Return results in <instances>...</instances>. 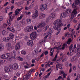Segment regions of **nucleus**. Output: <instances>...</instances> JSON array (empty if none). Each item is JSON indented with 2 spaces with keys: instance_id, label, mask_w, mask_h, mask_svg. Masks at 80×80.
<instances>
[{
  "instance_id": "37998d69",
  "label": "nucleus",
  "mask_w": 80,
  "mask_h": 80,
  "mask_svg": "<svg viewBox=\"0 0 80 80\" xmlns=\"http://www.w3.org/2000/svg\"><path fill=\"white\" fill-rule=\"evenodd\" d=\"M67 75V74H65V73L63 74V78H65V77Z\"/></svg>"
},
{
  "instance_id": "e433bc0d",
  "label": "nucleus",
  "mask_w": 80,
  "mask_h": 80,
  "mask_svg": "<svg viewBox=\"0 0 80 80\" xmlns=\"http://www.w3.org/2000/svg\"><path fill=\"white\" fill-rule=\"evenodd\" d=\"M21 53L22 54H23V55H25V54H26V52L25 51H22Z\"/></svg>"
},
{
  "instance_id": "2f4dec72",
  "label": "nucleus",
  "mask_w": 80,
  "mask_h": 80,
  "mask_svg": "<svg viewBox=\"0 0 80 80\" xmlns=\"http://www.w3.org/2000/svg\"><path fill=\"white\" fill-rule=\"evenodd\" d=\"M19 14V12L18 11H15V14H14L16 16L18 15Z\"/></svg>"
},
{
  "instance_id": "bf43d9fd",
  "label": "nucleus",
  "mask_w": 80,
  "mask_h": 80,
  "mask_svg": "<svg viewBox=\"0 0 80 80\" xmlns=\"http://www.w3.org/2000/svg\"><path fill=\"white\" fill-rule=\"evenodd\" d=\"M3 20V18H2V17L1 16L0 17V21H2Z\"/></svg>"
},
{
  "instance_id": "bb28decb",
  "label": "nucleus",
  "mask_w": 80,
  "mask_h": 80,
  "mask_svg": "<svg viewBox=\"0 0 80 80\" xmlns=\"http://www.w3.org/2000/svg\"><path fill=\"white\" fill-rule=\"evenodd\" d=\"M77 59V57H73L71 60L72 62H74V61H75Z\"/></svg>"
},
{
  "instance_id": "dca6fc26",
  "label": "nucleus",
  "mask_w": 80,
  "mask_h": 80,
  "mask_svg": "<svg viewBox=\"0 0 80 80\" xmlns=\"http://www.w3.org/2000/svg\"><path fill=\"white\" fill-rule=\"evenodd\" d=\"M67 13L66 12V11L64 12L63 13H62L60 17V18L62 19L63 18H65V17L67 16Z\"/></svg>"
},
{
  "instance_id": "ea45409f",
  "label": "nucleus",
  "mask_w": 80,
  "mask_h": 80,
  "mask_svg": "<svg viewBox=\"0 0 80 80\" xmlns=\"http://www.w3.org/2000/svg\"><path fill=\"white\" fill-rule=\"evenodd\" d=\"M14 6H11V10H12V11H13V8H14Z\"/></svg>"
},
{
  "instance_id": "9d476101",
  "label": "nucleus",
  "mask_w": 80,
  "mask_h": 80,
  "mask_svg": "<svg viewBox=\"0 0 80 80\" xmlns=\"http://www.w3.org/2000/svg\"><path fill=\"white\" fill-rule=\"evenodd\" d=\"M57 15L55 13L53 12L51 13L49 15V17L51 20H53V18H55Z\"/></svg>"
},
{
  "instance_id": "603ef678",
  "label": "nucleus",
  "mask_w": 80,
  "mask_h": 80,
  "mask_svg": "<svg viewBox=\"0 0 80 80\" xmlns=\"http://www.w3.org/2000/svg\"><path fill=\"white\" fill-rule=\"evenodd\" d=\"M28 8H28V7L26 6L25 7V10H28Z\"/></svg>"
},
{
  "instance_id": "423d86ee",
  "label": "nucleus",
  "mask_w": 80,
  "mask_h": 80,
  "mask_svg": "<svg viewBox=\"0 0 80 80\" xmlns=\"http://www.w3.org/2000/svg\"><path fill=\"white\" fill-rule=\"evenodd\" d=\"M37 33L35 32H33L30 35L31 39L32 40H35L36 38H37Z\"/></svg>"
},
{
  "instance_id": "5fc2aeb1",
  "label": "nucleus",
  "mask_w": 80,
  "mask_h": 80,
  "mask_svg": "<svg viewBox=\"0 0 80 80\" xmlns=\"http://www.w3.org/2000/svg\"><path fill=\"white\" fill-rule=\"evenodd\" d=\"M11 43L10 42H9L8 43V47H10L11 46Z\"/></svg>"
},
{
  "instance_id": "a18cd8bd",
  "label": "nucleus",
  "mask_w": 80,
  "mask_h": 80,
  "mask_svg": "<svg viewBox=\"0 0 80 80\" xmlns=\"http://www.w3.org/2000/svg\"><path fill=\"white\" fill-rule=\"evenodd\" d=\"M15 38H16V39H15V41H16L17 40H18L19 39V38H18V37H16Z\"/></svg>"
},
{
  "instance_id": "4be33fe9",
  "label": "nucleus",
  "mask_w": 80,
  "mask_h": 80,
  "mask_svg": "<svg viewBox=\"0 0 80 80\" xmlns=\"http://www.w3.org/2000/svg\"><path fill=\"white\" fill-rule=\"evenodd\" d=\"M5 72H10V68H8L7 67H6L5 68Z\"/></svg>"
},
{
  "instance_id": "6ab92c4d",
  "label": "nucleus",
  "mask_w": 80,
  "mask_h": 80,
  "mask_svg": "<svg viewBox=\"0 0 80 80\" xmlns=\"http://www.w3.org/2000/svg\"><path fill=\"white\" fill-rule=\"evenodd\" d=\"M3 41L5 42H7L8 41L10 40V38L8 37H5L3 39Z\"/></svg>"
},
{
  "instance_id": "c03bdc74",
  "label": "nucleus",
  "mask_w": 80,
  "mask_h": 80,
  "mask_svg": "<svg viewBox=\"0 0 80 80\" xmlns=\"http://www.w3.org/2000/svg\"><path fill=\"white\" fill-rule=\"evenodd\" d=\"M67 45L65 43H64L62 45V47H67Z\"/></svg>"
},
{
  "instance_id": "f8f14e48",
  "label": "nucleus",
  "mask_w": 80,
  "mask_h": 80,
  "mask_svg": "<svg viewBox=\"0 0 80 80\" xmlns=\"http://www.w3.org/2000/svg\"><path fill=\"white\" fill-rule=\"evenodd\" d=\"M46 15L43 13H40L38 16V18L39 19H42L44 18L45 17Z\"/></svg>"
},
{
  "instance_id": "49530a36",
  "label": "nucleus",
  "mask_w": 80,
  "mask_h": 80,
  "mask_svg": "<svg viewBox=\"0 0 80 80\" xmlns=\"http://www.w3.org/2000/svg\"><path fill=\"white\" fill-rule=\"evenodd\" d=\"M32 5H31L28 7V8H29V9H31V8H32Z\"/></svg>"
},
{
  "instance_id": "4c0bfd02",
  "label": "nucleus",
  "mask_w": 80,
  "mask_h": 80,
  "mask_svg": "<svg viewBox=\"0 0 80 80\" xmlns=\"http://www.w3.org/2000/svg\"><path fill=\"white\" fill-rule=\"evenodd\" d=\"M24 40L26 41H27V40H28V37L27 36H25L24 38Z\"/></svg>"
},
{
  "instance_id": "69168bd1",
  "label": "nucleus",
  "mask_w": 80,
  "mask_h": 80,
  "mask_svg": "<svg viewBox=\"0 0 80 80\" xmlns=\"http://www.w3.org/2000/svg\"><path fill=\"white\" fill-rule=\"evenodd\" d=\"M35 60H34V59H32V63H35Z\"/></svg>"
},
{
  "instance_id": "4468645a",
  "label": "nucleus",
  "mask_w": 80,
  "mask_h": 80,
  "mask_svg": "<svg viewBox=\"0 0 80 80\" xmlns=\"http://www.w3.org/2000/svg\"><path fill=\"white\" fill-rule=\"evenodd\" d=\"M27 43L28 45L30 47H33V41L32 40L28 41Z\"/></svg>"
},
{
  "instance_id": "5701e85b",
  "label": "nucleus",
  "mask_w": 80,
  "mask_h": 80,
  "mask_svg": "<svg viewBox=\"0 0 80 80\" xmlns=\"http://www.w3.org/2000/svg\"><path fill=\"white\" fill-rule=\"evenodd\" d=\"M65 12L67 13H70L72 12V10L70 9H68L66 10Z\"/></svg>"
},
{
  "instance_id": "aec40b11",
  "label": "nucleus",
  "mask_w": 80,
  "mask_h": 80,
  "mask_svg": "<svg viewBox=\"0 0 80 80\" xmlns=\"http://www.w3.org/2000/svg\"><path fill=\"white\" fill-rule=\"evenodd\" d=\"M45 42V40H40L39 42V44L40 45H42L43 43Z\"/></svg>"
},
{
  "instance_id": "052dcab7",
  "label": "nucleus",
  "mask_w": 80,
  "mask_h": 80,
  "mask_svg": "<svg viewBox=\"0 0 80 80\" xmlns=\"http://www.w3.org/2000/svg\"><path fill=\"white\" fill-rule=\"evenodd\" d=\"M12 13H13V12H10L9 13L8 15L10 16V15H11Z\"/></svg>"
},
{
  "instance_id": "8fccbe9b",
  "label": "nucleus",
  "mask_w": 80,
  "mask_h": 80,
  "mask_svg": "<svg viewBox=\"0 0 80 80\" xmlns=\"http://www.w3.org/2000/svg\"><path fill=\"white\" fill-rule=\"evenodd\" d=\"M61 78H62V76H59L58 78V80H60Z\"/></svg>"
},
{
  "instance_id": "f257e3e1",
  "label": "nucleus",
  "mask_w": 80,
  "mask_h": 80,
  "mask_svg": "<svg viewBox=\"0 0 80 80\" xmlns=\"http://www.w3.org/2000/svg\"><path fill=\"white\" fill-rule=\"evenodd\" d=\"M54 25H57L53 26V28L54 30L58 31L57 32V33L56 34L57 35H58L59 33L61 31V29L62 28L61 27H62L63 26V23L61 22V20L60 19H58L56 21H55L53 22Z\"/></svg>"
},
{
  "instance_id": "a19ab883",
  "label": "nucleus",
  "mask_w": 80,
  "mask_h": 80,
  "mask_svg": "<svg viewBox=\"0 0 80 80\" xmlns=\"http://www.w3.org/2000/svg\"><path fill=\"white\" fill-rule=\"evenodd\" d=\"M48 35H49V34H48L47 35H46V36L44 38V40H46V39H47V38L48 37Z\"/></svg>"
},
{
  "instance_id": "b1692460",
  "label": "nucleus",
  "mask_w": 80,
  "mask_h": 80,
  "mask_svg": "<svg viewBox=\"0 0 80 80\" xmlns=\"http://www.w3.org/2000/svg\"><path fill=\"white\" fill-rule=\"evenodd\" d=\"M53 32V28H50L49 31V34H51V33H52Z\"/></svg>"
},
{
  "instance_id": "c756f323",
  "label": "nucleus",
  "mask_w": 80,
  "mask_h": 80,
  "mask_svg": "<svg viewBox=\"0 0 80 80\" xmlns=\"http://www.w3.org/2000/svg\"><path fill=\"white\" fill-rule=\"evenodd\" d=\"M77 49L78 51H79V50H80V46H79V44H77Z\"/></svg>"
},
{
  "instance_id": "39448f33",
  "label": "nucleus",
  "mask_w": 80,
  "mask_h": 80,
  "mask_svg": "<svg viewBox=\"0 0 80 80\" xmlns=\"http://www.w3.org/2000/svg\"><path fill=\"white\" fill-rule=\"evenodd\" d=\"M77 9H74L73 11L72 12V14L71 15V20H72L73 18H74V17H76V14L78 12H77Z\"/></svg>"
},
{
  "instance_id": "864d4df0",
  "label": "nucleus",
  "mask_w": 80,
  "mask_h": 80,
  "mask_svg": "<svg viewBox=\"0 0 80 80\" xmlns=\"http://www.w3.org/2000/svg\"><path fill=\"white\" fill-rule=\"evenodd\" d=\"M44 55V54L43 53H42L40 56V58H41V57H43Z\"/></svg>"
},
{
  "instance_id": "1a4fd4ad",
  "label": "nucleus",
  "mask_w": 80,
  "mask_h": 80,
  "mask_svg": "<svg viewBox=\"0 0 80 80\" xmlns=\"http://www.w3.org/2000/svg\"><path fill=\"white\" fill-rule=\"evenodd\" d=\"M45 25H46V23L45 22H43L41 23H39L37 25V26L38 28H42L43 27H44Z\"/></svg>"
},
{
  "instance_id": "7c9ffc66",
  "label": "nucleus",
  "mask_w": 80,
  "mask_h": 80,
  "mask_svg": "<svg viewBox=\"0 0 80 80\" xmlns=\"http://www.w3.org/2000/svg\"><path fill=\"white\" fill-rule=\"evenodd\" d=\"M44 54H45V55H48V51H46L43 52Z\"/></svg>"
},
{
  "instance_id": "4d7b16f0",
  "label": "nucleus",
  "mask_w": 80,
  "mask_h": 80,
  "mask_svg": "<svg viewBox=\"0 0 80 80\" xmlns=\"http://www.w3.org/2000/svg\"><path fill=\"white\" fill-rule=\"evenodd\" d=\"M16 55L15 54L14 55V56L12 57V58H16Z\"/></svg>"
},
{
  "instance_id": "de8ad7c7",
  "label": "nucleus",
  "mask_w": 80,
  "mask_h": 80,
  "mask_svg": "<svg viewBox=\"0 0 80 80\" xmlns=\"http://www.w3.org/2000/svg\"><path fill=\"white\" fill-rule=\"evenodd\" d=\"M78 67L79 68H80V62H78Z\"/></svg>"
},
{
  "instance_id": "58836bf2",
  "label": "nucleus",
  "mask_w": 80,
  "mask_h": 80,
  "mask_svg": "<svg viewBox=\"0 0 80 80\" xmlns=\"http://www.w3.org/2000/svg\"><path fill=\"white\" fill-rule=\"evenodd\" d=\"M49 21L50 19H49V18H47L46 21V23H48V22H49Z\"/></svg>"
},
{
  "instance_id": "f3484780",
  "label": "nucleus",
  "mask_w": 80,
  "mask_h": 80,
  "mask_svg": "<svg viewBox=\"0 0 80 80\" xmlns=\"http://www.w3.org/2000/svg\"><path fill=\"white\" fill-rule=\"evenodd\" d=\"M16 15L14 14L12 15H11V16H9V22H11L13 20V19L14 18H15Z\"/></svg>"
},
{
  "instance_id": "393cba45",
  "label": "nucleus",
  "mask_w": 80,
  "mask_h": 80,
  "mask_svg": "<svg viewBox=\"0 0 80 80\" xmlns=\"http://www.w3.org/2000/svg\"><path fill=\"white\" fill-rule=\"evenodd\" d=\"M26 21L28 24H30V23H31V22H32V21L30 19H27Z\"/></svg>"
},
{
  "instance_id": "6e6552de",
  "label": "nucleus",
  "mask_w": 80,
  "mask_h": 80,
  "mask_svg": "<svg viewBox=\"0 0 80 80\" xmlns=\"http://www.w3.org/2000/svg\"><path fill=\"white\" fill-rule=\"evenodd\" d=\"M10 57V53H6L2 55V56H1V57L3 59H7Z\"/></svg>"
},
{
  "instance_id": "9b49d317",
  "label": "nucleus",
  "mask_w": 80,
  "mask_h": 80,
  "mask_svg": "<svg viewBox=\"0 0 80 80\" xmlns=\"http://www.w3.org/2000/svg\"><path fill=\"white\" fill-rule=\"evenodd\" d=\"M11 67L12 69L17 70L18 68V65L17 64H14L12 65Z\"/></svg>"
},
{
  "instance_id": "473e14b6",
  "label": "nucleus",
  "mask_w": 80,
  "mask_h": 80,
  "mask_svg": "<svg viewBox=\"0 0 80 80\" xmlns=\"http://www.w3.org/2000/svg\"><path fill=\"white\" fill-rule=\"evenodd\" d=\"M67 58H66L65 57H64L63 59L62 60V62H64L65 61H67Z\"/></svg>"
},
{
  "instance_id": "774afa93",
  "label": "nucleus",
  "mask_w": 80,
  "mask_h": 80,
  "mask_svg": "<svg viewBox=\"0 0 80 80\" xmlns=\"http://www.w3.org/2000/svg\"><path fill=\"white\" fill-rule=\"evenodd\" d=\"M46 79H47L46 78V77H44L43 78V79H42V80H46Z\"/></svg>"
},
{
  "instance_id": "a878e982",
  "label": "nucleus",
  "mask_w": 80,
  "mask_h": 80,
  "mask_svg": "<svg viewBox=\"0 0 80 80\" xmlns=\"http://www.w3.org/2000/svg\"><path fill=\"white\" fill-rule=\"evenodd\" d=\"M10 39H13L14 38V35L12 33H11L9 35Z\"/></svg>"
},
{
  "instance_id": "f704fd0d",
  "label": "nucleus",
  "mask_w": 80,
  "mask_h": 80,
  "mask_svg": "<svg viewBox=\"0 0 80 80\" xmlns=\"http://www.w3.org/2000/svg\"><path fill=\"white\" fill-rule=\"evenodd\" d=\"M73 48V44H72L69 47V50H72V49Z\"/></svg>"
},
{
  "instance_id": "e2e57ef3",
  "label": "nucleus",
  "mask_w": 80,
  "mask_h": 80,
  "mask_svg": "<svg viewBox=\"0 0 80 80\" xmlns=\"http://www.w3.org/2000/svg\"><path fill=\"white\" fill-rule=\"evenodd\" d=\"M16 11H18V12H20V11H21V9L18 8H17Z\"/></svg>"
},
{
  "instance_id": "412c9836",
  "label": "nucleus",
  "mask_w": 80,
  "mask_h": 80,
  "mask_svg": "<svg viewBox=\"0 0 80 80\" xmlns=\"http://www.w3.org/2000/svg\"><path fill=\"white\" fill-rule=\"evenodd\" d=\"M8 33L7 30H3L2 32V33L3 35H7Z\"/></svg>"
},
{
  "instance_id": "13d9d810",
  "label": "nucleus",
  "mask_w": 80,
  "mask_h": 80,
  "mask_svg": "<svg viewBox=\"0 0 80 80\" xmlns=\"http://www.w3.org/2000/svg\"><path fill=\"white\" fill-rule=\"evenodd\" d=\"M34 30H37V28L36 26H35L34 27Z\"/></svg>"
},
{
  "instance_id": "20e7f679",
  "label": "nucleus",
  "mask_w": 80,
  "mask_h": 80,
  "mask_svg": "<svg viewBox=\"0 0 80 80\" xmlns=\"http://www.w3.org/2000/svg\"><path fill=\"white\" fill-rule=\"evenodd\" d=\"M80 4V0H76L72 4V6L73 8H75L77 7V5H78Z\"/></svg>"
},
{
  "instance_id": "6e6d98bb",
  "label": "nucleus",
  "mask_w": 80,
  "mask_h": 80,
  "mask_svg": "<svg viewBox=\"0 0 80 80\" xmlns=\"http://www.w3.org/2000/svg\"><path fill=\"white\" fill-rule=\"evenodd\" d=\"M73 70H76V69H77V68H76V67L73 66Z\"/></svg>"
},
{
  "instance_id": "3c124183",
  "label": "nucleus",
  "mask_w": 80,
  "mask_h": 80,
  "mask_svg": "<svg viewBox=\"0 0 80 80\" xmlns=\"http://www.w3.org/2000/svg\"><path fill=\"white\" fill-rule=\"evenodd\" d=\"M50 62V61H49L47 64H48V66L49 67H50V66L49 65L50 64H49Z\"/></svg>"
},
{
  "instance_id": "79ce46f5",
  "label": "nucleus",
  "mask_w": 80,
  "mask_h": 80,
  "mask_svg": "<svg viewBox=\"0 0 80 80\" xmlns=\"http://www.w3.org/2000/svg\"><path fill=\"white\" fill-rule=\"evenodd\" d=\"M65 73V72L63 71H61V73L60 75H62V74H63V75Z\"/></svg>"
},
{
  "instance_id": "f03ea898",
  "label": "nucleus",
  "mask_w": 80,
  "mask_h": 80,
  "mask_svg": "<svg viewBox=\"0 0 80 80\" xmlns=\"http://www.w3.org/2000/svg\"><path fill=\"white\" fill-rule=\"evenodd\" d=\"M34 69H32L29 71V72L23 77V80H27L30 78L31 76V73H32Z\"/></svg>"
},
{
  "instance_id": "7ed1b4c3",
  "label": "nucleus",
  "mask_w": 80,
  "mask_h": 80,
  "mask_svg": "<svg viewBox=\"0 0 80 80\" xmlns=\"http://www.w3.org/2000/svg\"><path fill=\"white\" fill-rule=\"evenodd\" d=\"M33 27L32 26H29L26 27L24 29L25 32H30L32 30H33Z\"/></svg>"
},
{
  "instance_id": "0eeeda50",
  "label": "nucleus",
  "mask_w": 80,
  "mask_h": 80,
  "mask_svg": "<svg viewBox=\"0 0 80 80\" xmlns=\"http://www.w3.org/2000/svg\"><path fill=\"white\" fill-rule=\"evenodd\" d=\"M47 8V5L45 4H43L40 6V9L41 11H44L46 10Z\"/></svg>"
},
{
  "instance_id": "09e8293b",
  "label": "nucleus",
  "mask_w": 80,
  "mask_h": 80,
  "mask_svg": "<svg viewBox=\"0 0 80 80\" xmlns=\"http://www.w3.org/2000/svg\"><path fill=\"white\" fill-rule=\"evenodd\" d=\"M52 69V68H49L48 70H47L46 72H48L49 71H50L51 70V69Z\"/></svg>"
},
{
  "instance_id": "338daca9",
  "label": "nucleus",
  "mask_w": 80,
  "mask_h": 80,
  "mask_svg": "<svg viewBox=\"0 0 80 80\" xmlns=\"http://www.w3.org/2000/svg\"><path fill=\"white\" fill-rule=\"evenodd\" d=\"M50 53L51 54L50 55V56H52L53 55V52H52L51 51L50 52Z\"/></svg>"
},
{
  "instance_id": "c85d7f7f",
  "label": "nucleus",
  "mask_w": 80,
  "mask_h": 80,
  "mask_svg": "<svg viewBox=\"0 0 80 80\" xmlns=\"http://www.w3.org/2000/svg\"><path fill=\"white\" fill-rule=\"evenodd\" d=\"M22 17H23V15L20 16L19 17H18L17 18V20L18 21H19V20H20L22 19Z\"/></svg>"
},
{
  "instance_id": "72a5a7b5",
  "label": "nucleus",
  "mask_w": 80,
  "mask_h": 80,
  "mask_svg": "<svg viewBox=\"0 0 80 80\" xmlns=\"http://www.w3.org/2000/svg\"><path fill=\"white\" fill-rule=\"evenodd\" d=\"M49 28V26L48 25H47L46 26L45 28H45L44 29V30L45 31H46L48 28Z\"/></svg>"
},
{
  "instance_id": "ddd939ff",
  "label": "nucleus",
  "mask_w": 80,
  "mask_h": 80,
  "mask_svg": "<svg viewBox=\"0 0 80 80\" xmlns=\"http://www.w3.org/2000/svg\"><path fill=\"white\" fill-rule=\"evenodd\" d=\"M20 48V44L19 43H17L15 46V49L16 50H18Z\"/></svg>"
},
{
  "instance_id": "2eb2a0df",
  "label": "nucleus",
  "mask_w": 80,
  "mask_h": 80,
  "mask_svg": "<svg viewBox=\"0 0 80 80\" xmlns=\"http://www.w3.org/2000/svg\"><path fill=\"white\" fill-rule=\"evenodd\" d=\"M56 68H58V67L61 70L63 69V68H62V65L60 64L59 63L57 64L56 66Z\"/></svg>"
},
{
  "instance_id": "680f3d73",
  "label": "nucleus",
  "mask_w": 80,
  "mask_h": 80,
  "mask_svg": "<svg viewBox=\"0 0 80 80\" xmlns=\"http://www.w3.org/2000/svg\"><path fill=\"white\" fill-rule=\"evenodd\" d=\"M31 12H27L26 15H30Z\"/></svg>"
},
{
  "instance_id": "cd10ccee",
  "label": "nucleus",
  "mask_w": 80,
  "mask_h": 80,
  "mask_svg": "<svg viewBox=\"0 0 80 80\" xmlns=\"http://www.w3.org/2000/svg\"><path fill=\"white\" fill-rule=\"evenodd\" d=\"M3 49V46L2 44H0V51L2 50Z\"/></svg>"
},
{
  "instance_id": "a211bd4d",
  "label": "nucleus",
  "mask_w": 80,
  "mask_h": 80,
  "mask_svg": "<svg viewBox=\"0 0 80 80\" xmlns=\"http://www.w3.org/2000/svg\"><path fill=\"white\" fill-rule=\"evenodd\" d=\"M38 16V11H36V13L32 15V18H35L36 17H37Z\"/></svg>"
},
{
  "instance_id": "0e129e2a",
  "label": "nucleus",
  "mask_w": 80,
  "mask_h": 80,
  "mask_svg": "<svg viewBox=\"0 0 80 80\" xmlns=\"http://www.w3.org/2000/svg\"><path fill=\"white\" fill-rule=\"evenodd\" d=\"M68 42H72V39L71 38H69L68 39Z\"/></svg>"
},
{
  "instance_id": "c9c22d12",
  "label": "nucleus",
  "mask_w": 80,
  "mask_h": 80,
  "mask_svg": "<svg viewBox=\"0 0 80 80\" xmlns=\"http://www.w3.org/2000/svg\"><path fill=\"white\" fill-rule=\"evenodd\" d=\"M13 27H10V28L8 27L7 28L8 30H9V31H12L11 30V28H12Z\"/></svg>"
}]
</instances>
